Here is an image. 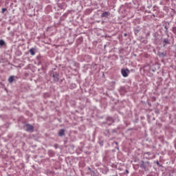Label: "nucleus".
I'll return each instance as SVG.
<instances>
[{
    "instance_id": "obj_1",
    "label": "nucleus",
    "mask_w": 176,
    "mask_h": 176,
    "mask_svg": "<svg viewBox=\"0 0 176 176\" xmlns=\"http://www.w3.org/2000/svg\"><path fill=\"white\" fill-rule=\"evenodd\" d=\"M129 72H130L129 69H122L121 70V74L122 76H124V78H127L129 76Z\"/></svg>"
},
{
    "instance_id": "obj_2",
    "label": "nucleus",
    "mask_w": 176,
    "mask_h": 176,
    "mask_svg": "<svg viewBox=\"0 0 176 176\" xmlns=\"http://www.w3.org/2000/svg\"><path fill=\"white\" fill-rule=\"evenodd\" d=\"M26 131H34V126L30 124H27L25 125Z\"/></svg>"
},
{
    "instance_id": "obj_3",
    "label": "nucleus",
    "mask_w": 176,
    "mask_h": 176,
    "mask_svg": "<svg viewBox=\"0 0 176 176\" xmlns=\"http://www.w3.org/2000/svg\"><path fill=\"white\" fill-rule=\"evenodd\" d=\"M58 135L59 137H64V135H65V130L60 129L58 132Z\"/></svg>"
},
{
    "instance_id": "obj_4",
    "label": "nucleus",
    "mask_w": 176,
    "mask_h": 176,
    "mask_svg": "<svg viewBox=\"0 0 176 176\" xmlns=\"http://www.w3.org/2000/svg\"><path fill=\"white\" fill-rule=\"evenodd\" d=\"M29 52L31 56H35V48H31Z\"/></svg>"
},
{
    "instance_id": "obj_5",
    "label": "nucleus",
    "mask_w": 176,
    "mask_h": 176,
    "mask_svg": "<svg viewBox=\"0 0 176 176\" xmlns=\"http://www.w3.org/2000/svg\"><path fill=\"white\" fill-rule=\"evenodd\" d=\"M108 16H109V12H104L101 14V17H108Z\"/></svg>"
},
{
    "instance_id": "obj_6",
    "label": "nucleus",
    "mask_w": 176,
    "mask_h": 176,
    "mask_svg": "<svg viewBox=\"0 0 176 176\" xmlns=\"http://www.w3.org/2000/svg\"><path fill=\"white\" fill-rule=\"evenodd\" d=\"M13 80H14V77L13 76H10L8 78L9 83H13Z\"/></svg>"
},
{
    "instance_id": "obj_7",
    "label": "nucleus",
    "mask_w": 176,
    "mask_h": 176,
    "mask_svg": "<svg viewBox=\"0 0 176 176\" xmlns=\"http://www.w3.org/2000/svg\"><path fill=\"white\" fill-rule=\"evenodd\" d=\"M164 43H166V44L168 45V44H170V42L168 41V39L165 38V39L164 40Z\"/></svg>"
},
{
    "instance_id": "obj_8",
    "label": "nucleus",
    "mask_w": 176,
    "mask_h": 176,
    "mask_svg": "<svg viewBox=\"0 0 176 176\" xmlns=\"http://www.w3.org/2000/svg\"><path fill=\"white\" fill-rule=\"evenodd\" d=\"M5 45V41L3 40H0V46H3Z\"/></svg>"
},
{
    "instance_id": "obj_9",
    "label": "nucleus",
    "mask_w": 176,
    "mask_h": 176,
    "mask_svg": "<svg viewBox=\"0 0 176 176\" xmlns=\"http://www.w3.org/2000/svg\"><path fill=\"white\" fill-rule=\"evenodd\" d=\"M173 34H176V27L173 28Z\"/></svg>"
},
{
    "instance_id": "obj_10",
    "label": "nucleus",
    "mask_w": 176,
    "mask_h": 176,
    "mask_svg": "<svg viewBox=\"0 0 176 176\" xmlns=\"http://www.w3.org/2000/svg\"><path fill=\"white\" fill-rule=\"evenodd\" d=\"M6 12V8H2L1 13H5Z\"/></svg>"
},
{
    "instance_id": "obj_11",
    "label": "nucleus",
    "mask_w": 176,
    "mask_h": 176,
    "mask_svg": "<svg viewBox=\"0 0 176 176\" xmlns=\"http://www.w3.org/2000/svg\"><path fill=\"white\" fill-rule=\"evenodd\" d=\"M114 143L116 144V145H118V142H115Z\"/></svg>"
},
{
    "instance_id": "obj_12",
    "label": "nucleus",
    "mask_w": 176,
    "mask_h": 176,
    "mask_svg": "<svg viewBox=\"0 0 176 176\" xmlns=\"http://www.w3.org/2000/svg\"><path fill=\"white\" fill-rule=\"evenodd\" d=\"M126 172L127 173V174H129V170H126Z\"/></svg>"
},
{
    "instance_id": "obj_13",
    "label": "nucleus",
    "mask_w": 176,
    "mask_h": 176,
    "mask_svg": "<svg viewBox=\"0 0 176 176\" xmlns=\"http://www.w3.org/2000/svg\"><path fill=\"white\" fill-rule=\"evenodd\" d=\"M166 30H167V26H165Z\"/></svg>"
},
{
    "instance_id": "obj_14",
    "label": "nucleus",
    "mask_w": 176,
    "mask_h": 176,
    "mask_svg": "<svg viewBox=\"0 0 176 176\" xmlns=\"http://www.w3.org/2000/svg\"><path fill=\"white\" fill-rule=\"evenodd\" d=\"M127 36V34H124V36Z\"/></svg>"
},
{
    "instance_id": "obj_15",
    "label": "nucleus",
    "mask_w": 176,
    "mask_h": 176,
    "mask_svg": "<svg viewBox=\"0 0 176 176\" xmlns=\"http://www.w3.org/2000/svg\"><path fill=\"white\" fill-rule=\"evenodd\" d=\"M54 76H54V75H53V77L54 78Z\"/></svg>"
}]
</instances>
